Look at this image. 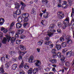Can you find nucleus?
Here are the masks:
<instances>
[{
  "label": "nucleus",
  "mask_w": 74,
  "mask_h": 74,
  "mask_svg": "<svg viewBox=\"0 0 74 74\" xmlns=\"http://www.w3.org/2000/svg\"><path fill=\"white\" fill-rule=\"evenodd\" d=\"M63 24H64V26L63 27V29H65L69 25V17H67L66 18V19L63 22Z\"/></svg>",
  "instance_id": "1"
},
{
  "label": "nucleus",
  "mask_w": 74,
  "mask_h": 74,
  "mask_svg": "<svg viewBox=\"0 0 74 74\" xmlns=\"http://www.w3.org/2000/svg\"><path fill=\"white\" fill-rule=\"evenodd\" d=\"M6 38H4L3 39V40L2 42L3 44H5V42H7V41H8V42H9L10 40V38L11 37L10 36V35H6Z\"/></svg>",
  "instance_id": "2"
},
{
  "label": "nucleus",
  "mask_w": 74,
  "mask_h": 74,
  "mask_svg": "<svg viewBox=\"0 0 74 74\" xmlns=\"http://www.w3.org/2000/svg\"><path fill=\"white\" fill-rule=\"evenodd\" d=\"M55 32H56V30L54 29L49 30L47 31V33H48L47 35L49 37H52Z\"/></svg>",
  "instance_id": "3"
},
{
  "label": "nucleus",
  "mask_w": 74,
  "mask_h": 74,
  "mask_svg": "<svg viewBox=\"0 0 74 74\" xmlns=\"http://www.w3.org/2000/svg\"><path fill=\"white\" fill-rule=\"evenodd\" d=\"M58 17L60 19H62L64 16V13L62 11H59L58 13Z\"/></svg>",
  "instance_id": "4"
},
{
  "label": "nucleus",
  "mask_w": 74,
  "mask_h": 74,
  "mask_svg": "<svg viewBox=\"0 0 74 74\" xmlns=\"http://www.w3.org/2000/svg\"><path fill=\"white\" fill-rule=\"evenodd\" d=\"M71 36L70 35H67L66 37V40H67L66 43L68 44H71L72 43V41L70 39Z\"/></svg>",
  "instance_id": "5"
},
{
  "label": "nucleus",
  "mask_w": 74,
  "mask_h": 74,
  "mask_svg": "<svg viewBox=\"0 0 74 74\" xmlns=\"http://www.w3.org/2000/svg\"><path fill=\"white\" fill-rule=\"evenodd\" d=\"M62 56V58L61 59V62L60 64L61 66H63L64 63H65V61H64L65 57V55H63Z\"/></svg>",
  "instance_id": "6"
},
{
  "label": "nucleus",
  "mask_w": 74,
  "mask_h": 74,
  "mask_svg": "<svg viewBox=\"0 0 74 74\" xmlns=\"http://www.w3.org/2000/svg\"><path fill=\"white\" fill-rule=\"evenodd\" d=\"M62 7L64 9H66L68 7V5H67V2L66 1H63V3L62 5Z\"/></svg>",
  "instance_id": "7"
},
{
  "label": "nucleus",
  "mask_w": 74,
  "mask_h": 74,
  "mask_svg": "<svg viewBox=\"0 0 74 74\" xmlns=\"http://www.w3.org/2000/svg\"><path fill=\"white\" fill-rule=\"evenodd\" d=\"M34 63L35 64L36 66H40V65L41 64V62L40 61L38 60H36L34 61Z\"/></svg>",
  "instance_id": "8"
},
{
  "label": "nucleus",
  "mask_w": 74,
  "mask_h": 74,
  "mask_svg": "<svg viewBox=\"0 0 74 74\" xmlns=\"http://www.w3.org/2000/svg\"><path fill=\"white\" fill-rule=\"evenodd\" d=\"M28 62H29V63H32V62H33V59H34V57L33 56H30L28 58Z\"/></svg>",
  "instance_id": "9"
},
{
  "label": "nucleus",
  "mask_w": 74,
  "mask_h": 74,
  "mask_svg": "<svg viewBox=\"0 0 74 74\" xmlns=\"http://www.w3.org/2000/svg\"><path fill=\"white\" fill-rule=\"evenodd\" d=\"M0 73L1 74H2L4 73V65H2L0 68Z\"/></svg>",
  "instance_id": "10"
},
{
  "label": "nucleus",
  "mask_w": 74,
  "mask_h": 74,
  "mask_svg": "<svg viewBox=\"0 0 74 74\" xmlns=\"http://www.w3.org/2000/svg\"><path fill=\"white\" fill-rule=\"evenodd\" d=\"M49 62H51L53 64H55L57 63V60H56L53 59H50L49 60Z\"/></svg>",
  "instance_id": "11"
},
{
  "label": "nucleus",
  "mask_w": 74,
  "mask_h": 74,
  "mask_svg": "<svg viewBox=\"0 0 74 74\" xmlns=\"http://www.w3.org/2000/svg\"><path fill=\"white\" fill-rule=\"evenodd\" d=\"M44 41L42 40H40L37 43L38 45L39 46H41L42 44L43 43Z\"/></svg>",
  "instance_id": "12"
},
{
  "label": "nucleus",
  "mask_w": 74,
  "mask_h": 74,
  "mask_svg": "<svg viewBox=\"0 0 74 74\" xmlns=\"http://www.w3.org/2000/svg\"><path fill=\"white\" fill-rule=\"evenodd\" d=\"M22 24H20V23H17L16 24V28L18 29H20V28L22 27Z\"/></svg>",
  "instance_id": "13"
},
{
  "label": "nucleus",
  "mask_w": 74,
  "mask_h": 74,
  "mask_svg": "<svg viewBox=\"0 0 74 74\" xmlns=\"http://www.w3.org/2000/svg\"><path fill=\"white\" fill-rule=\"evenodd\" d=\"M38 69L37 68H35L33 70V73L34 74H37L38 73Z\"/></svg>",
  "instance_id": "14"
},
{
  "label": "nucleus",
  "mask_w": 74,
  "mask_h": 74,
  "mask_svg": "<svg viewBox=\"0 0 74 74\" xmlns=\"http://www.w3.org/2000/svg\"><path fill=\"white\" fill-rule=\"evenodd\" d=\"M24 65H25V64H24V61H22L21 65L19 66V68L21 69H22L23 67H24Z\"/></svg>",
  "instance_id": "15"
},
{
  "label": "nucleus",
  "mask_w": 74,
  "mask_h": 74,
  "mask_svg": "<svg viewBox=\"0 0 74 74\" xmlns=\"http://www.w3.org/2000/svg\"><path fill=\"white\" fill-rule=\"evenodd\" d=\"M55 47L57 49V50L58 51L60 50L62 48V47H61V45H56Z\"/></svg>",
  "instance_id": "16"
},
{
  "label": "nucleus",
  "mask_w": 74,
  "mask_h": 74,
  "mask_svg": "<svg viewBox=\"0 0 74 74\" xmlns=\"http://www.w3.org/2000/svg\"><path fill=\"white\" fill-rule=\"evenodd\" d=\"M17 21L18 22H22L23 21V19L21 16H19L18 18Z\"/></svg>",
  "instance_id": "17"
},
{
  "label": "nucleus",
  "mask_w": 74,
  "mask_h": 74,
  "mask_svg": "<svg viewBox=\"0 0 74 74\" xmlns=\"http://www.w3.org/2000/svg\"><path fill=\"white\" fill-rule=\"evenodd\" d=\"M15 8L17 9L19 8L20 7V4L19 3H17V2H16L15 4Z\"/></svg>",
  "instance_id": "18"
},
{
  "label": "nucleus",
  "mask_w": 74,
  "mask_h": 74,
  "mask_svg": "<svg viewBox=\"0 0 74 74\" xmlns=\"http://www.w3.org/2000/svg\"><path fill=\"white\" fill-rule=\"evenodd\" d=\"M72 55V52L71 51H69L67 52L66 53V56L69 58H70L71 56Z\"/></svg>",
  "instance_id": "19"
},
{
  "label": "nucleus",
  "mask_w": 74,
  "mask_h": 74,
  "mask_svg": "<svg viewBox=\"0 0 74 74\" xmlns=\"http://www.w3.org/2000/svg\"><path fill=\"white\" fill-rule=\"evenodd\" d=\"M14 22H13L10 24V27H9V30H12V29H13V26H14Z\"/></svg>",
  "instance_id": "20"
},
{
  "label": "nucleus",
  "mask_w": 74,
  "mask_h": 74,
  "mask_svg": "<svg viewBox=\"0 0 74 74\" xmlns=\"http://www.w3.org/2000/svg\"><path fill=\"white\" fill-rule=\"evenodd\" d=\"M11 63V62H7L5 64V67L6 68H7V69H8L9 68V67H10V63Z\"/></svg>",
  "instance_id": "21"
},
{
  "label": "nucleus",
  "mask_w": 74,
  "mask_h": 74,
  "mask_svg": "<svg viewBox=\"0 0 74 74\" xmlns=\"http://www.w3.org/2000/svg\"><path fill=\"white\" fill-rule=\"evenodd\" d=\"M4 22V19L2 18H0V25H3V23Z\"/></svg>",
  "instance_id": "22"
},
{
  "label": "nucleus",
  "mask_w": 74,
  "mask_h": 74,
  "mask_svg": "<svg viewBox=\"0 0 74 74\" xmlns=\"http://www.w3.org/2000/svg\"><path fill=\"white\" fill-rule=\"evenodd\" d=\"M19 47L21 49L22 51H23V50H24V51H25L26 50V49L25 48V47L22 45H20Z\"/></svg>",
  "instance_id": "23"
},
{
  "label": "nucleus",
  "mask_w": 74,
  "mask_h": 74,
  "mask_svg": "<svg viewBox=\"0 0 74 74\" xmlns=\"http://www.w3.org/2000/svg\"><path fill=\"white\" fill-rule=\"evenodd\" d=\"M17 64H14L12 66V68L13 70H16L17 66Z\"/></svg>",
  "instance_id": "24"
},
{
  "label": "nucleus",
  "mask_w": 74,
  "mask_h": 74,
  "mask_svg": "<svg viewBox=\"0 0 74 74\" xmlns=\"http://www.w3.org/2000/svg\"><path fill=\"white\" fill-rule=\"evenodd\" d=\"M15 40H16V38L15 37L12 38L10 40V42L11 43H13L15 41Z\"/></svg>",
  "instance_id": "25"
},
{
  "label": "nucleus",
  "mask_w": 74,
  "mask_h": 74,
  "mask_svg": "<svg viewBox=\"0 0 74 74\" xmlns=\"http://www.w3.org/2000/svg\"><path fill=\"white\" fill-rule=\"evenodd\" d=\"M16 13L17 15H19L21 14V10H16V12H15Z\"/></svg>",
  "instance_id": "26"
},
{
  "label": "nucleus",
  "mask_w": 74,
  "mask_h": 74,
  "mask_svg": "<svg viewBox=\"0 0 74 74\" xmlns=\"http://www.w3.org/2000/svg\"><path fill=\"white\" fill-rule=\"evenodd\" d=\"M23 32H24V31H23V29H21L18 31V34H22L23 33Z\"/></svg>",
  "instance_id": "27"
},
{
  "label": "nucleus",
  "mask_w": 74,
  "mask_h": 74,
  "mask_svg": "<svg viewBox=\"0 0 74 74\" xmlns=\"http://www.w3.org/2000/svg\"><path fill=\"white\" fill-rule=\"evenodd\" d=\"M56 55L58 58H61L62 57V55L61 54V53L60 52H58Z\"/></svg>",
  "instance_id": "28"
},
{
  "label": "nucleus",
  "mask_w": 74,
  "mask_h": 74,
  "mask_svg": "<svg viewBox=\"0 0 74 74\" xmlns=\"http://www.w3.org/2000/svg\"><path fill=\"white\" fill-rule=\"evenodd\" d=\"M62 47H63V48H64L65 47H66L67 46V45L66 44V43L65 42H63L62 44Z\"/></svg>",
  "instance_id": "29"
},
{
  "label": "nucleus",
  "mask_w": 74,
  "mask_h": 74,
  "mask_svg": "<svg viewBox=\"0 0 74 74\" xmlns=\"http://www.w3.org/2000/svg\"><path fill=\"white\" fill-rule=\"evenodd\" d=\"M48 15H49V13H48V12H46V14L44 15L43 17L45 18L46 19H47L48 18Z\"/></svg>",
  "instance_id": "30"
},
{
  "label": "nucleus",
  "mask_w": 74,
  "mask_h": 74,
  "mask_svg": "<svg viewBox=\"0 0 74 74\" xmlns=\"http://www.w3.org/2000/svg\"><path fill=\"white\" fill-rule=\"evenodd\" d=\"M32 70H33V69H32V68L29 69V70H28V74H32Z\"/></svg>",
  "instance_id": "31"
},
{
  "label": "nucleus",
  "mask_w": 74,
  "mask_h": 74,
  "mask_svg": "<svg viewBox=\"0 0 74 74\" xmlns=\"http://www.w3.org/2000/svg\"><path fill=\"white\" fill-rule=\"evenodd\" d=\"M0 60L1 62H5V57H1L0 59Z\"/></svg>",
  "instance_id": "32"
},
{
  "label": "nucleus",
  "mask_w": 74,
  "mask_h": 74,
  "mask_svg": "<svg viewBox=\"0 0 74 74\" xmlns=\"http://www.w3.org/2000/svg\"><path fill=\"white\" fill-rule=\"evenodd\" d=\"M24 69L27 70L29 69V66L27 64L25 65L24 64Z\"/></svg>",
  "instance_id": "33"
},
{
  "label": "nucleus",
  "mask_w": 74,
  "mask_h": 74,
  "mask_svg": "<svg viewBox=\"0 0 74 74\" xmlns=\"http://www.w3.org/2000/svg\"><path fill=\"white\" fill-rule=\"evenodd\" d=\"M31 14L33 15H35V14H36V11L34 9H32Z\"/></svg>",
  "instance_id": "34"
},
{
  "label": "nucleus",
  "mask_w": 74,
  "mask_h": 74,
  "mask_svg": "<svg viewBox=\"0 0 74 74\" xmlns=\"http://www.w3.org/2000/svg\"><path fill=\"white\" fill-rule=\"evenodd\" d=\"M52 42L51 41H49L48 42L45 41V45H49V44H51Z\"/></svg>",
  "instance_id": "35"
},
{
  "label": "nucleus",
  "mask_w": 74,
  "mask_h": 74,
  "mask_svg": "<svg viewBox=\"0 0 74 74\" xmlns=\"http://www.w3.org/2000/svg\"><path fill=\"white\" fill-rule=\"evenodd\" d=\"M55 27V25L54 24H53L52 25H51V26L49 27V29H52V28H54Z\"/></svg>",
  "instance_id": "36"
},
{
  "label": "nucleus",
  "mask_w": 74,
  "mask_h": 74,
  "mask_svg": "<svg viewBox=\"0 0 74 74\" xmlns=\"http://www.w3.org/2000/svg\"><path fill=\"white\" fill-rule=\"evenodd\" d=\"M58 25L59 27H62L63 26V25L61 23H58Z\"/></svg>",
  "instance_id": "37"
},
{
  "label": "nucleus",
  "mask_w": 74,
  "mask_h": 74,
  "mask_svg": "<svg viewBox=\"0 0 74 74\" xmlns=\"http://www.w3.org/2000/svg\"><path fill=\"white\" fill-rule=\"evenodd\" d=\"M20 4L22 5L23 7H25L26 6V5L23 2L21 1L20 2Z\"/></svg>",
  "instance_id": "38"
},
{
  "label": "nucleus",
  "mask_w": 74,
  "mask_h": 74,
  "mask_svg": "<svg viewBox=\"0 0 74 74\" xmlns=\"http://www.w3.org/2000/svg\"><path fill=\"white\" fill-rule=\"evenodd\" d=\"M16 59H17V58L15 57H13L12 59V61L13 62H16Z\"/></svg>",
  "instance_id": "39"
},
{
  "label": "nucleus",
  "mask_w": 74,
  "mask_h": 74,
  "mask_svg": "<svg viewBox=\"0 0 74 74\" xmlns=\"http://www.w3.org/2000/svg\"><path fill=\"white\" fill-rule=\"evenodd\" d=\"M51 52L52 53H54V54H56V49H52L51 51Z\"/></svg>",
  "instance_id": "40"
},
{
  "label": "nucleus",
  "mask_w": 74,
  "mask_h": 74,
  "mask_svg": "<svg viewBox=\"0 0 74 74\" xmlns=\"http://www.w3.org/2000/svg\"><path fill=\"white\" fill-rule=\"evenodd\" d=\"M42 2L45 3L46 4H47V3H48V0H42Z\"/></svg>",
  "instance_id": "41"
},
{
  "label": "nucleus",
  "mask_w": 74,
  "mask_h": 74,
  "mask_svg": "<svg viewBox=\"0 0 74 74\" xmlns=\"http://www.w3.org/2000/svg\"><path fill=\"white\" fill-rule=\"evenodd\" d=\"M65 65L66 66H70V62H65Z\"/></svg>",
  "instance_id": "42"
},
{
  "label": "nucleus",
  "mask_w": 74,
  "mask_h": 74,
  "mask_svg": "<svg viewBox=\"0 0 74 74\" xmlns=\"http://www.w3.org/2000/svg\"><path fill=\"white\" fill-rule=\"evenodd\" d=\"M25 37H26V36H25V35H21L20 36V38H21V39H23V38H25Z\"/></svg>",
  "instance_id": "43"
},
{
  "label": "nucleus",
  "mask_w": 74,
  "mask_h": 74,
  "mask_svg": "<svg viewBox=\"0 0 74 74\" xmlns=\"http://www.w3.org/2000/svg\"><path fill=\"white\" fill-rule=\"evenodd\" d=\"M60 41L63 42L64 41V38L63 37H61L60 38Z\"/></svg>",
  "instance_id": "44"
},
{
  "label": "nucleus",
  "mask_w": 74,
  "mask_h": 74,
  "mask_svg": "<svg viewBox=\"0 0 74 74\" xmlns=\"http://www.w3.org/2000/svg\"><path fill=\"white\" fill-rule=\"evenodd\" d=\"M20 74H25V72L22 70H21L20 72Z\"/></svg>",
  "instance_id": "45"
},
{
  "label": "nucleus",
  "mask_w": 74,
  "mask_h": 74,
  "mask_svg": "<svg viewBox=\"0 0 74 74\" xmlns=\"http://www.w3.org/2000/svg\"><path fill=\"white\" fill-rule=\"evenodd\" d=\"M20 43L21 40H18L16 41V44H17L19 45L20 44Z\"/></svg>",
  "instance_id": "46"
},
{
  "label": "nucleus",
  "mask_w": 74,
  "mask_h": 74,
  "mask_svg": "<svg viewBox=\"0 0 74 74\" xmlns=\"http://www.w3.org/2000/svg\"><path fill=\"white\" fill-rule=\"evenodd\" d=\"M13 15V16H14V17L15 18H16L17 14H16V13L15 12H14Z\"/></svg>",
  "instance_id": "47"
},
{
  "label": "nucleus",
  "mask_w": 74,
  "mask_h": 74,
  "mask_svg": "<svg viewBox=\"0 0 74 74\" xmlns=\"http://www.w3.org/2000/svg\"><path fill=\"white\" fill-rule=\"evenodd\" d=\"M72 12L71 14V17H73V14H74V8H73L72 9Z\"/></svg>",
  "instance_id": "48"
},
{
  "label": "nucleus",
  "mask_w": 74,
  "mask_h": 74,
  "mask_svg": "<svg viewBox=\"0 0 74 74\" xmlns=\"http://www.w3.org/2000/svg\"><path fill=\"white\" fill-rule=\"evenodd\" d=\"M45 40L46 41H49V37H46L45 38Z\"/></svg>",
  "instance_id": "49"
},
{
  "label": "nucleus",
  "mask_w": 74,
  "mask_h": 74,
  "mask_svg": "<svg viewBox=\"0 0 74 74\" xmlns=\"http://www.w3.org/2000/svg\"><path fill=\"white\" fill-rule=\"evenodd\" d=\"M53 45H54V44H51L49 45V47H50L49 48H53Z\"/></svg>",
  "instance_id": "50"
},
{
  "label": "nucleus",
  "mask_w": 74,
  "mask_h": 74,
  "mask_svg": "<svg viewBox=\"0 0 74 74\" xmlns=\"http://www.w3.org/2000/svg\"><path fill=\"white\" fill-rule=\"evenodd\" d=\"M28 25V24L27 23H24L23 25V26L24 27H26V26H27V25Z\"/></svg>",
  "instance_id": "51"
},
{
  "label": "nucleus",
  "mask_w": 74,
  "mask_h": 74,
  "mask_svg": "<svg viewBox=\"0 0 74 74\" xmlns=\"http://www.w3.org/2000/svg\"><path fill=\"white\" fill-rule=\"evenodd\" d=\"M10 58V56L9 55H6V58L7 59H9Z\"/></svg>",
  "instance_id": "52"
},
{
  "label": "nucleus",
  "mask_w": 74,
  "mask_h": 74,
  "mask_svg": "<svg viewBox=\"0 0 74 74\" xmlns=\"http://www.w3.org/2000/svg\"><path fill=\"white\" fill-rule=\"evenodd\" d=\"M25 14V18H28L29 16V14L28 13H26Z\"/></svg>",
  "instance_id": "53"
},
{
  "label": "nucleus",
  "mask_w": 74,
  "mask_h": 74,
  "mask_svg": "<svg viewBox=\"0 0 74 74\" xmlns=\"http://www.w3.org/2000/svg\"><path fill=\"white\" fill-rule=\"evenodd\" d=\"M3 32L4 33H6L7 32H8V30L7 29H5L4 30Z\"/></svg>",
  "instance_id": "54"
},
{
  "label": "nucleus",
  "mask_w": 74,
  "mask_h": 74,
  "mask_svg": "<svg viewBox=\"0 0 74 74\" xmlns=\"http://www.w3.org/2000/svg\"><path fill=\"white\" fill-rule=\"evenodd\" d=\"M0 29H1V31H3V30L5 29V28H4V27H1Z\"/></svg>",
  "instance_id": "55"
},
{
  "label": "nucleus",
  "mask_w": 74,
  "mask_h": 74,
  "mask_svg": "<svg viewBox=\"0 0 74 74\" xmlns=\"http://www.w3.org/2000/svg\"><path fill=\"white\" fill-rule=\"evenodd\" d=\"M58 7L60 8L62 7V5L60 3H58Z\"/></svg>",
  "instance_id": "56"
},
{
  "label": "nucleus",
  "mask_w": 74,
  "mask_h": 74,
  "mask_svg": "<svg viewBox=\"0 0 74 74\" xmlns=\"http://www.w3.org/2000/svg\"><path fill=\"white\" fill-rule=\"evenodd\" d=\"M27 21H28V19L27 18L24 19L23 20V22H27Z\"/></svg>",
  "instance_id": "57"
},
{
  "label": "nucleus",
  "mask_w": 74,
  "mask_h": 74,
  "mask_svg": "<svg viewBox=\"0 0 74 74\" xmlns=\"http://www.w3.org/2000/svg\"><path fill=\"white\" fill-rule=\"evenodd\" d=\"M57 31L59 33H61V30L59 29L57 30Z\"/></svg>",
  "instance_id": "58"
},
{
  "label": "nucleus",
  "mask_w": 74,
  "mask_h": 74,
  "mask_svg": "<svg viewBox=\"0 0 74 74\" xmlns=\"http://www.w3.org/2000/svg\"><path fill=\"white\" fill-rule=\"evenodd\" d=\"M9 53L10 55H12L14 54V53L12 51H11Z\"/></svg>",
  "instance_id": "59"
},
{
  "label": "nucleus",
  "mask_w": 74,
  "mask_h": 74,
  "mask_svg": "<svg viewBox=\"0 0 74 74\" xmlns=\"http://www.w3.org/2000/svg\"><path fill=\"white\" fill-rule=\"evenodd\" d=\"M18 59L21 60V59H22V56H18Z\"/></svg>",
  "instance_id": "60"
},
{
  "label": "nucleus",
  "mask_w": 74,
  "mask_h": 74,
  "mask_svg": "<svg viewBox=\"0 0 74 74\" xmlns=\"http://www.w3.org/2000/svg\"><path fill=\"white\" fill-rule=\"evenodd\" d=\"M68 1L69 2V3H71L73 1V0H68Z\"/></svg>",
  "instance_id": "61"
},
{
  "label": "nucleus",
  "mask_w": 74,
  "mask_h": 74,
  "mask_svg": "<svg viewBox=\"0 0 74 74\" xmlns=\"http://www.w3.org/2000/svg\"><path fill=\"white\" fill-rule=\"evenodd\" d=\"M22 16L23 18H26L25 13L23 14L22 15Z\"/></svg>",
  "instance_id": "62"
},
{
  "label": "nucleus",
  "mask_w": 74,
  "mask_h": 74,
  "mask_svg": "<svg viewBox=\"0 0 74 74\" xmlns=\"http://www.w3.org/2000/svg\"><path fill=\"white\" fill-rule=\"evenodd\" d=\"M26 52H27L26 51H25V52H21V55H25V54L26 53Z\"/></svg>",
  "instance_id": "63"
},
{
  "label": "nucleus",
  "mask_w": 74,
  "mask_h": 74,
  "mask_svg": "<svg viewBox=\"0 0 74 74\" xmlns=\"http://www.w3.org/2000/svg\"><path fill=\"white\" fill-rule=\"evenodd\" d=\"M66 52V51H65L64 49L62 50V52L63 53H65V52Z\"/></svg>",
  "instance_id": "64"
}]
</instances>
